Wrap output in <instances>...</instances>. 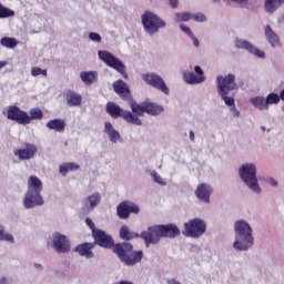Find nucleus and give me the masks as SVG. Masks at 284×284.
Wrapping results in <instances>:
<instances>
[{
    "instance_id": "51",
    "label": "nucleus",
    "mask_w": 284,
    "mask_h": 284,
    "mask_svg": "<svg viewBox=\"0 0 284 284\" xmlns=\"http://www.w3.org/2000/svg\"><path fill=\"white\" fill-rule=\"evenodd\" d=\"M234 1L235 3H247V0H232Z\"/></svg>"
},
{
    "instance_id": "33",
    "label": "nucleus",
    "mask_w": 284,
    "mask_h": 284,
    "mask_svg": "<svg viewBox=\"0 0 284 284\" xmlns=\"http://www.w3.org/2000/svg\"><path fill=\"white\" fill-rule=\"evenodd\" d=\"M28 125L32 123V121H40V119H43V111L41 109H31L28 114Z\"/></svg>"
},
{
    "instance_id": "39",
    "label": "nucleus",
    "mask_w": 284,
    "mask_h": 284,
    "mask_svg": "<svg viewBox=\"0 0 284 284\" xmlns=\"http://www.w3.org/2000/svg\"><path fill=\"white\" fill-rule=\"evenodd\" d=\"M32 77H39V74H42V77H48V70H43L39 67H34L31 69Z\"/></svg>"
},
{
    "instance_id": "12",
    "label": "nucleus",
    "mask_w": 284,
    "mask_h": 284,
    "mask_svg": "<svg viewBox=\"0 0 284 284\" xmlns=\"http://www.w3.org/2000/svg\"><path fill=\"white\" fill-rule=\"evenodd\" d=\"M7 119L9 121H14L19 125H28L30 118H28V112L21 110V108L17 105H10L7 109Z\"/></svg>"
},
{
    "instance_id": "17",
    "label": "nucleus",
    "mask_w": 284,
    "mask_h": 284,
    "mask_svg": "<svg viewBox=\"0 0 284 284\" xmlns=\"http://www.w3.org/2000/svg\"><path fill=\"white\" fill-rule=\"evenodd\" d=\"M53 247L58 254H68L70 252V240L63 234H53Z\"/></svg>"
},
{
    "instance_id": "53",
    "label": "nucleus",
    "mask_w": 284,
    "mask_h": 284,
    "mask_svg": "<svg viewBox=\"0 0 284 284\" xmlns=\"http://www.w3.org/2000/svg\"><path fill=\"white\" fill-rule=\"evenodd\" d=\"M190 139H191V141H194V131H190Z\"/></svg>"
},
{
    "instance_id": "3",
    "label": "nucleus",
    "mask_w": 284,
    "mask_h": 284,
    "mask_svg": "<svg viewBox=\"0 0 284 284\" xmlns=\"http://www.w3.org/2000/svg\"><path fill=\"white\" fill-rule=\"evenodd\" d=\"M235 241L233 243L234 250L237 252H245L254 245V237L252 236V226L243 220L235 222Z\"/></svg>"
},
{
    "instance_id": "56",
    "label": "nucleus",
    "mask_w": 284,
    "mask_h": 284,
    "mask_svg": "<svg viewBox=\"0 0 284 284\" xmlns=\"http://www.w3.org/2000/svg\"><path fill=\"white\" fill-rule=\"evenodd\" d=\"M115 284H119V282H116Z\"/></svg>"
},
{
    "instance_id": "14",
    "label": "nucleus",
    "mask_w": 284,
    "mask_h": 284,
    "mask_svg": "<svg viewBox=\"0 0 284 284\" xmlns=\"http://www.w3.org/2000/svg\"><path fill=\"white\" fill-rule=\"evenodd\" d=\"M113 90L116 94H119L120 98H122L123 101H126V103H129L130 108H132V103H134V98L130 92V88H128V84L123 80L115 81L113 83Z\"/></svg>"
},
{
    "instance_id": "2",
    "label": "nucleus",
    "mask_w": 284,
    "mask_h": 284,
    "mask_svg": "<svg viewBox=\"0 0 284 284\" xmlns=\"http://www.w3.org/2000/svg\"><path fill=\"white\" fill-rule=\"evenodd\" d=\"M181 235V230L175 224L154 225L150 226L148 231L141 233L146 247L150 244L156 245L161 239H176Z\"/></svg>"
},
{
    "instance_id": "47",
    "label": "nucleus",
    "mask_w": 284,
    "mask_h": 284,
    "mask_svg": "<svg viewBox=\"0 0 284 284\" xmlns=\"http://www.w3.org/2000/svg\"><path fill=\"white\" fill-rule=\"evenodd\" d=\"M194 71H195L196 74H199L200 77H205V75H203V69H201V67L196 65V67L194 68Z\"/></svg>"
},
{
    "instance_id": "29",
    "label": "nucleus",
    "mask_w": 284,
    "mask_h": 284,
    "mask_svg": "<svg viewBox=\"0 0 284 284\" xmlns=\"http://www.w3.org/2000/svg\"><path fill=\"white\" fill-rule=\"evenodd\" d=\"M97 72L94 71H82L80 73V78L82 83H84L85 85H92V83H94V81H97Z\"/></svg>"
},
{
    "instance_id": "10",
    "label": "nucleus",
    "mask_w": 284,
    "mask_h": 284,
    "mask_svg": "<svg viewBox=\"0 0 284 284\" xmlns=\"http://www.w3.org/2000/svg\"><path fill=\"white\" fill-rule=\"evenodd\" d=\"M142 79L146 83V85L155 88V90H159L163 94H166V97L170 94V88H168L165 80H163L161 75L156 73H145L142 75Z\"/></svg>"
},
{
    "instance_id": "41",
    "label": "nucleus",
    "mask_w": 284,
    "mask_h": 284,
    "mask_svg": "<svg viewBox=\"0 0 284 284\" xmlns=\"http://www.w3.org/2000/svg\"><path fill=\"white\" fill-rule=\"evenodd\" d=\"M85 223L87 225L90 227V230L92 231V235L99 231V229H97V225L94 224V222L92 221V219L87 217L85 219Z\"/></svg>"
},
{
    "instance_id": "52",
    "label": "nucleus",
    "mask_w": 284,
    "mask_h": 284,
    "mask_svg": "<svg viewBox=\"0 0 284 284\" xmlns=\"http://www.w3.org/2000/svg\"><path fill=\"white\" fill-rule=\"evenodd\" d=\"M36 270H43V266L41 264L36 263L34 264Z\"/></svg>"
},
{
    "instance_id": "32",
    "label": "nucleus",
    "mask_w": 284,
    "mask_h": 284,
    "mask_svg": "<svg viewBox=\"0 0 284 284\" xmlns=\"http://www.w3.org/2000/svg\"><path fill=\"white\" fill-rule=\"evenodd\" d=\"M0 44L3 48H8L9 50H12V49H14L16 45H19V41H17V39H14V38L3 37L0 40Z\"/></svg>"
},
{
    "instance_id": "18",
    "label": "nucleus",
    "mask_w": 284,
    "mask_h": 284,
    "mask_svg": "<svg viewBox=\"0 0 284 284\" xmlns=\"http://www.w3.org/2000/svg\"><path fill=\"white\" fill-rule=\"evenodd\" d=\"M235 45L236 48H240L242 50H247V52H250L251 54H254L255 57H258V59H265V52L255 48L254 45H252V43L245 40H236Z\"/></svg>"
},
{
    "instance_id": "55",
    "label": "nucleus",
    "mask_w": 284,
    "mask_h": 284,
    "mask_svg": "<svg viewBox=\"0 0 284 284\" xmlns=\"http://www.w3.org/2000/svg\"><path fill=\"white\" fill-rule=\"evenodd\" d=\"M263 132H265V126H262Z\"/></svg>"
},
{
    "instance_id": "45",
    "label": "nucleus",
    "mask_w": 284,
    "mask_h": 284,
    "mask_svg": "<svg viewBox=\"0 0 284 284\" xmlns=\"http://www.w3.org/2000/svg\"><path fill=\"white\" fill-rule=\"evenodd\" d=\"M180 29L182 31H184V33L187 34V37H190V38L194 34V33H192V30L185 24H181Z\"/></svg>"
},
{
    "instance_id": "22",
    "label": "nucleus",
    "mask_w": 284,
    "mask_h": 284,
    "mask_svg": "<svg viewBox=\"0 0 284 284\" xmlns=\"http://www.w3.org/2000/svg\"><path fill=\"white\" fill-rule=\"evenodd\" d=\"M64 98L70 108H77V106L81 105V103L83 101V98L81 97V94H79L74 91H68L64 94Z\"/></svg>"
},
{
    "instance_id": "4",
    "label": "nucleus",
    "mask_w": 284,
    "mask_h": 284,
    "mask_svg": "<svg viewBox=\"0 0 284 284\" xmlns=\"http://www.w3.org/2000/svg\"><path fill=\"white\" fill-rule=\"evenodd\" d=\"M240 179L244 181L245 185L255 192L256 194H261V186H258V179L256 178V165L254 164H243L239 171Z\"/></svg>"
},
{
    "instance_id": "11",
    "label": "nucleus",
    "mask_w": 284,
    "mask_h": 284,
    "mask_svg": "<svg viewBox=\"0 0 284 284\" xmlns=\"http://www.w3.org/2000/svg\"><path fill=\"white\" fill-rule=\"evenodd\" d=\"M217 92H233V90H239V84H236V75L233 73H229L227 75H217Z\"/></svg>"
},
{
    "instance_id": "1",
    "label": "nucleus",
    "mask_w": 284,
    "mask_h": 284,
    "mask_svg": "<svg viewBox=\"0 0 284 284\" xmlns=\"http://www.w3.org/2000/svg\"><path fill=\"white\" fill-rule=\"evenodd\" d=\"M94 246L99 245L105 250L113 247L114 254L120 258L122 263L126 265H136L143 260V251H134V246L130 242L114 244V239L103 230H98L92 235Z\"/></svg>"
},
{
    "instance_id": "5",
    "label": "nucleus",
    "mask_w": 284,
    "mask_h": 284,
    "mask_svg": "<svg viewBox=\"0 0 284 284\" xmlns=\"http://www.w3.org/2000/svg\"><path fill=\"white\" fill-rule=\"evenodd\" d=\"M106 112L112 119H123L126 123H132V125H143V121L139 119V116L134 115V113L130 111H125L121 109L114 102L106 103Z\"/></svg>"
},
{
    "instance_id": "50",
    "label": "nucleus",
    "mask_w": 284,
    "mask_h": 284,
    "mask_svg": "<svg viewBox=\"0 0 284 284\" xmlns=\"http://www.w3.org/2000/svg\"><path fill=\"white\" fill-rule=\"evenodd\" d=\"M6 65H8L7 61H0V70H3V68H6Z\"/></svg>"
},
{
    "instance_id": "20",
    "label": "nucleus",
    "mask_w": 284,
    "mask_h": 284,
    "mask_svg": "<svg viewBox=\"0 0 284 284\" xmlns=\"http://www.w3.org/2000/svg\"><path fill=\"white\" fill-rule=\"evenodd\" d=\"M99 203H101V194L100 193H93L91 195H89L87 199H84V204H83V212H85L87 214L92 212V210H94V207H97V205H99Z\"/></svg>"
},
{
    "instance_id": "9",
    "label": "nucleus",
    "mask_w": 284,
    "mask_h": 284,
    "mask_svg": "<svg viewBox=\"0 0 284 284\" xmlns=\"http://www.w3.org/2000/svg\"><path fill=\"white\" fill-rule=\"evenodd\" d=\"M99 58L105 65L109 68H112L113 70H116V72H120V74L128 79V72L125 71V64L119 58L114 57V54L108 52V51H99Z\"/></svg>"
},
{
    "instance_id": "42",
    "label": "nucleus",
    "mask_w": 284,
    "mask_h": 284,
    "mask_svg": "<svg viewBox=\"0 0 284 284\" xmlns=\"http://www.w3.org/2000/svg\"><path fill=\"white\" fill-rule=\"evenodd\" d=\"M89 39L91 41H95L97 43H101V36L97 32L89 33Z\"/></svg>"
},
{
    "instance_id": "8",
    "label": "nucleus",
    "mask_w": 284,
    "mask_h": 284,
    "mask_svg": "<svg viewBox=\"0 0 284 284\" xmlns=\"http://www.w3.org/2000/svg\"><path fill=\"white\" fill-rule=\"evenodd\" d=\"M205 230H207V225L201 219H193L189 222L184 223V236H190L191 239H200L205 234Z\"/></svg>"
},
{
    "instance_id": "16",
    "label": "nucleus",
    "mask_w": 284,
    "mask_h": 284,
    "mask_svg": "<svg viewBox=\"0 0 284 284\" xmlns=\"http://www.w3.org/2000/svg\"><path fill=\"white\" fill-rule=\"evenodd\" d=\"M37 152V145L32 143H26L24 149H16L13 154L14 156H18L20 161H30V159H34Z\"/></svg>"
},
{
    "instance_id": "34",
    "label": "nucleus",
    "mask_w": 284,
    "mask_h": 284,
    "mask_svg": "<svg viewBox=\"0 0 284 284\" xmlns=\"http://www.w3.org/2000/svg\"><path fill=\"white\" fill-rule=\"evenodd\" d=\"M184 81L191 84L203 83L205 77H196L193 72H189L184 74Z\"/></svg>"
},
{
    "instance_id": "31",
    "label": "nucleus",
    "mask_w": 284,
    "mask_h": 284,
    "mask_svg": "<svg viewBox=\"0 0 284 284\" xmlns=\"http://www.w3.org/2000/svg\"><path fill=\"white\" fill-rule=\"evenodd\" d=\"M251 103L252 105H254V108H257V110H270V106H267L266 99L263 97H256L251 99Z\"/></svg>"
},
{
    "instance_id": "37",
    "label": "nucleus",
    "mask_w": 284,
    "mask_h": 284,
    "mask_svg": "<svg viewBox=\"0 0 284 284\" xmlns=\"http://www.w3.org/2000/svg\"><path fill=\"white\" fill-rule=\"evenodd\" d=\"M281 98L276 93H271L266 97V105L270 108V105H274L276 103H280Z\"/></svg>"
},
{
    "instance_id": "36",
    "label": "nucleus",
    "mask_w": 284,
    "mask_h": 284,
    "mask_svg": "<svg viewBox=\"0 0 284 284\" xmlns=\"http://www.w3.org/2000/svg\"><path fill=\"white\" fill-rule=\"evenodd\" d=\"M0 241H7L8 243H14L12 234L6 233L3 225H0Z\"/></svg>"
},
{
    "instance_id": "54",
    "label": "nucleus",
    "mask_w": 284,
    "mask_h": 284,
    "mask_svg": "<svg viewBox=\"0 0 284 284\" xmlns=\"http://www.w3.org/2000/svg\"><path fill=\"white\" fill-rule=\"evenodd\" d=\"M280 99L282 100V101H284V89L281 91V93H280Z\"/></svg>"
},
{
    "instance_id": "43",
    "label": "nucleus",
    "mask_w": 284,
    "mask_h": 284,
    "mask_svg": "<svg viewBox=\"0 0 284 284\" xmlns=\"http://www.w3.org/2000/svg\"><path fill=\"white\" fill-rule=\"evenodd\" d=\"M192 19L194 21H199L200 23H203V21H206V18L203 13L192 14Z\"/></svg>"
},
{
    "instance_id": "25",
    "label": "nucleus",
    "mask_w": 284,
    "mask_h": 284,
    "mask_svg": "<svg viewBox=\"0 0 284 284\" xmlns=\"http://www.w3.org/2000/svg\"><path fill=\"white\" fill-rule=\"evenodd\" d=\"M281 6H284V0H265L264 1V10L268 14H274Z\"/></svg>"
},
{
    "instance_id": "44",
    "label": "nucleus",
    "mask_w": 284,
    "mask_h": 284,
    "mask_svg": "<svg viewBox=\"0 0 284 284\" xmlns=\"http://www.w3.org/2000/svg\"><path fill=\"white\" fill-rule=\"evenodd\" d=\"M151 176L153 178V181H155V183L163 185V179L161 178V175H159V173L153 172Z\"/></svg>"
},
{
    "instance_id": "15",
    "label": "nucleus",
    "mask_w": 284,
    "mask_h": 284,
    "mask_svg": "<svg viewBox=\"0 0 284 284\" xmlns=\"http://www.w3.org/2000/svg\"><path fill=\"white\" fill-rule=\"evenodd\" d=\"M43 196H41V192L39 191H27L23 205L26 210H32V207H37V205H43Z\"/></svg>"
},
{
    "instance_id": "27",
    "label": "nucleus",
    "mask_w": 284,
    "mask_h": 284,
    "mask_svg": "<svg viewBox=\"0 0 284 284\" xmlns=\"http://www.w3.org/2000/svg\"><path fill=\"white\" fill-rule=\"evenodd\" d=\"M265 37H266L268 43H271L273 48H276L277 45H280L281 40L278 39V36L276 33H274V31L272 30V27H270V24H267L265 27Z\"/></svg>"
},
{
    "instance_id": "24",
    "label": "nucleus",
    "mask_w": 284,
    "mask_h": 284,
    "mask_svg": "<svg viewBox=\"0 0 284 284\" xmlns=\"http://www.w3.org/2000/svg\"><path fill=\"white\" fill-rule=\"evenodd\" d=\"M28 192H43V182L36 175H31L28 180Z\"/></svg>"
},
{
    "instance_id": "40",
    "label": "nucleus",
    "mask_w": 284,
    "mask_h": 284,
    "mask_svg": "<svg viewBox=\"0 0 284 284\" xmlns=\"http://www.w3.org/2000/svg\"><path fill=\"white\" fill-rule=\"evenodd\" d=\"M175 17H176L178 21L192 20V13H190V12L176 13Z\"/></svg>"
},
{
    "instance_id": "6",
    "label": "nucleus",
    "mask_w": 284,
    "mask_h": 284,
    "mask_svg": "<svg viewBox=\"0 0 284 284\" xmlns=\"http://www.w3.org/2000/svg\"><path fill=\"white\" fill-rule=\"evenodd\" d=\"M130 108L134 116H138V119L139 116H143L145 113L151 114V116H156V114H161V112H163V106L149 100L142 102L141 104L134 101Z\"/></svg>"
},
{
    "instance_id": "30",
    "label": "nucleus",
    "mask_w": 284,
    "mask_h": 284,
    "mask_svg": "<svg viewBox=\"0 0 284 284\" xmlns=\"http://www.w3.org/2000/svg\"><path fill=\"white\" fill-rule=\"evenodd\" d=\"M80 168L81 166L79 164L74 162H69L60 165L59 170H60V174H62V176H65L68 172H77V170H80Z\"/></svg>"
},
{
    "instance_id": "7",
    "label": "nucleus",
    "mask_w": 284,
    "mask_h": 284,
    "mask_svg": "<svg viewBox=\"0 0 284 284\" xmlns=\"http://www.w3.org/2000/svg\"><path fill=\"white\" fill-rule=\"evenodd\" d=\"M141 19L142 24L144 26V31L148 34H156L161 28H165V21L161 20V18L151 11H145Z\"/></svg>"
},
{
    "instance_id": "13",
    "label": "nucleus",
    "mask_w": 284,
    "mask_h": 284,
    "mask_svg": "<svg viewBox=\"0 0 284 284\" xmlns=\"http://www.w3.org/2000/svg\"><path fill=\"white\" fill-rule=\"evenodd\" d=\"M139 212H141V209L139 207V205L130 201L121 202L116 206V214L119 219H123V220L130 219V214H139Z\"/></svg>"
},
{
    "instance_id": "23",
    "label": "nucleus",
    "mask_w": 284,
    "mask_h": 284,
    "mask_svg": "<svg viewBox=\"0 0 284 284\" xmlns=\"http://www.w3.org/2000/svg\"><path fill=\"white\" fill-rule=\"evenodd\" d=\"M104 132L108 134L111 143H118V141H121V133L112 126L111 122H105L104 123Z\"/></svg>"
},
{
    "instance_id": "35",
    "label": "nucleus",
    "mask_w": 284,
    "mask_h": 284,
    "mask_svg": "<svg viewBox=\"0 0 284 284\" xmlns=\"http://www.w3.org/2000/svg\"><path fill=\"white\" fill-rule=\"evenodd\" d=\"M10 17H14V11L0 3V19H8Z\"/></svg>"
},
{
    "instance_id": "49",
    "label": "nucleus",
    "mask_w": 284,
    "mask_h": 284,
    "mask_svg": "<svg viewBox=\"0 0 284 284\" xmlns=\"http://www.w3.org/2000/svg\"><path fill=\"white\" fill-rule=\"evenodd\" d=\"M268 181L273 187H276V185H278V182H276V180L274 179H270Z\"/></svg>"
},
{
    "instance_id": "48",
    "label": "nucleus",
    "mask_w": 284,
    "mask_h": 284,
    "mask_svg": "<svg viewBox=\"0 0 284 284\" xmlns=\"http://www.w3.org/2000/svg\"><path fill=\"white\" fill-rule=\"evenodd\" d=\"M191 39H192L195 48H199V39H196V37L194 34L191 37Z\"/></svg>"
},
{
    "instance_id": "46",
    "label": "nucleus",
    "mask_w": 284,
    "mask_h": 284,
    "mask_svg": "<svg viewBox=\"0 0 284 284\" xmlns=\"http://www.w3.org/2000/svg\"><path fill=\"white\" fill-rule=\"evenodd\" d=\"M169 6L172 8H179V0H169Z\"/></svg>"
},
{
    "instance_id": "21",
    "label": "nucleus",
    "mask_w": 284,
    "mask_h": 284,
    "mask_svg": "<svg viewBox=\"0 0 284 284\" xmlns=\"http://www.w3.org/2000/svg\"><path fill=\"white\" fill-rule=\"evenodd\" d=\"M94 250V243H82L79 244L74 252H78L80 256H85V258H94V253L92 252Z\"/></svg>"
},
{
    "instance_id": "26",
    "label": "nucleus",
    "mask_w": 284,
    "mask_h": 284,
    "mask_svg": "<svg viewBox=\"0 0 284 284\" xmlns=\"http://www.w3.org/2000/svg\"><path fill=\"white\" fill-rule=\"evenodd\" d=\"M48 130H54V132H65V120L54 119L47 122Z\"/></svg>"
},
{
    "instance_id": "38",
    "label": "nucleus",
    "mask_w": 284,
    "mask_h": 284,
    "mask_svg": "<svg viewBox=\"0 0 284 284\" xmlns=\"http://www.w3.org/2000/svg\"><path fill=\"white\" fill-rule=\"evenodd\" d=\"M220 97L224 100L225 105H229V108H234V98L229 97L230 92L219 93Z\"/></svg>"
},
{
    "instance_id": "28",
    "label": "nucleus",
    "mask_w": 284,
    "mask_h": 284,
    "mask_svg": "<svg viewBox=\"0 0 284 284\" xmlns=\"http://www.w3.org/2000/svg\"><path fill=\"white\" fill-rule=\"evenodd\" d=\"M119 234L122 241H132V239H139L138 233L130 231V227H128V225L121 226Z\"/></svg>"
},
{
    "instance_id": "19",
    "label": "nucleus",
    "mask_w": 284,
    "mask_h": 284,
    "mask_svg": "<svg viewBox=\"0 0 284 284\" xmlns=\"http://www.w3.org/2000/svg\"><path fill=\"white\" fill-rule=\"evenodd\" d=\"M195 196L204 203H210V196H212V186L206 183L200 184L195 190Z\"/></svg>"
}]
</instances>
